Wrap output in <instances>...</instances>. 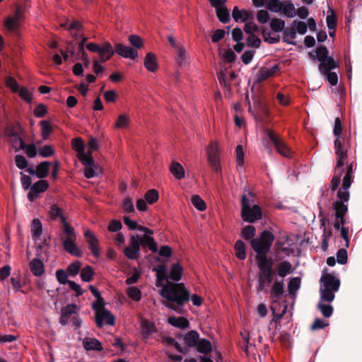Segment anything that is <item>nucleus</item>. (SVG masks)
<instances>
[{
	"label": "nucleus",
	"mask_w": 362,
	"mask_h": 362,
	"mask_svg": "<svg viewBox=\"0 0 362 362\" xmlns=\"http://www.w3.org/2000/svg\"><path fill=\"white\" fill-rule=\"evenodd\" d=\"M79 310L78 307L75 303H69L61 309V316L59 323L62 325H66L73 315H77Z\"/></svg>",
	"instance_id": "nucleus-11"
},
{
	"label": "nucleus",
	"mask_w": 362,
	"mask_h": 362,
	"mask_svg": "<svg viewBox=\"0 0 362 362\" xmlns=\"http://www.w3.org/2000/svg\"><path fill=\"white\" fill-rule=\"evenodd\" d=\"M234 250L235 252V256L238 259L240 260L245 259L247 256L246 245L243 240H238L235 243Z\"/></svg>",
	"instance_id": "nucleus-30"
},
{
	"label": "nucleus",
	"mask_w": 362,
	"mask_h": 362,
	"mask_svg": "<svg viewBox=\"0 0 362 362\" xmlns=\"http://www.w3.org/2000/svg\"><path fill=\"white\" fill-rule=\"evenodd\" d=\"M265 133L272 141L279 154L288 158L293 157V152L287 146L283 139H281L279 136L276 135L274 132L269 129H266Z\"/></svg>",
	"instance_id": "nucleus-8"
},
{
	"label": "nucleus",
	"mask_w": 362,
	"mask_h": 362,
	"mask_svg": "<svg viewBox=\"0 0 362 362\" xmlns=\"http://www.w3.org/2000/svg\"><path fill=\"white\" fill-rule=\"evenodd\" d=\"M262 41L259 37L254 34H250L247 38V45L250 47L259 48Z\"/></svg>",
	"instance_id": "nucleus-57"
},
{
	"label": "nucleus",
	"mask_w": 362,
	"mask_h": 362,
	"mask_svg": "<svg viewBox=\"0 0 362 362\" xmlns=\"http://www.w3.org/2000/svg\"><path fill=\"white\" fill-rule=\"evenodd\" d=\"M282 6L283 3H281L279 0H269L266 4L267 9L275 13L281 11Z\"/></svg>",
	"instance_id": "nucleus-60"
},
{
	"label": "nucleus",
	"mask_w": 362,
	"mask_h": 362,
	"mask_svg": "<svg viewBox=\"0 0 362 362\" xmlns=\"http://www.w3.org/2000/svg\"><path fill=\"white\" fill-rule=\"evenodd\" d=\"M329 10L331 11V14L327 16V25L329 30H335L337 25V20L334 10L332 9L331 8H329Z\"/></svg>",
	"instance_id": "nucleus-56"
},
{
	"label": "nucleus",
	"mask_w": 362,
	"mask_h": 362,
	"mask_svg": "<svg viewBox=\"0 0 362 362\" xmlns=\"http://www.w3.org/2000/svg\"><path fill=\"white\" fill-rule=\"evenodd\" d=\"M86 49L91 52H98L100 56L98 62L105 63L110 60L115 54L114 49L109 42H105L102 46L94 42L88 43Z\"/></svg>",
	"instance_id": "nucleus-6"
},
{
	"label": "nucleus",
	"mask_w": 362,
	"mask_h": 362,
	"mask_svg": "<svg viewBox=\"0 0 362 362\" xmlns=\"http://www.w3.org/2000/svg\"><path fill=\"white\" fill-rule=\"evenodd\" d=\"M84 236L87 243H88V249L91 251L93 255L95 257H100V247L98 240L95 235L94 233L90 230H86Z\"/></svg>",
	"instance_id": "nucleus-14"
},
{
	"label": "nucleus",
	"mask_w": 362,
	"mask_h": 362,
	"mask_svg": "<svg viewBox=\"0 0 362 362\" xmlns=\"http://www.w3.org/2000/svg\"><path fill=\"white\" fill-rule=\"evenodd\" d=\"M317 59L320 62H324L329 56V51L326 46L320 45L317 47L316 51Z\"/></svg>",
	"instance_id": "nucleus-49"
},
{
	"label": "nucleus",
	"mask_w": 362,
	"mask_h": 362,
	"mask_svg": "<svg viewBox=\"0 0 362 362\" xmlns=\"http://www.w3.org/2000/svg\"><path fill=\"white\" fill-rule=\"evenodd\" d=\"M183 273V268L179 263H175L172 265L169 278L175 281L180 280Z\"/></svg>",
	"instance_id": "nucleus-33"
},
{
	"label": "nucleus",
	"mask_w": 362,
	"mask_h": 362,
	"mask_svg": "<svg viewBox=\"0 0 362 362\" xmlns=\"http://www.w3.org/2000/svg\"><path fill=\"white\" fill-rule=\"evenodd\" d=\"M18 148L25 150V153L28 158H34L37 154V148L35 144H26L25 142H21V146Z\"/></svg>",
	"instance_id": "nucleus-39"
},
{
	"label": "nucleus",
	"mask_w": 362,
	"mask_h": 362,
	"mask_svg": "<svg viewBox=\"0 0 362 362\" xmlns=\"http://www.w3.org/2000/svg\"><path fill=\"white\" fill-rule=\"evenodd\" d=\"M8 142L16 152L19 151L21 148H18L21 146V142H25L21 136H16L15 137H8Z\"/></svg>",
	"instance_id": "nucleus-64"
},
{
	"label": "nucleus",
	"mask_w": 362,
	"mask_h": 362,
	"mask_svg": "<svg viewBox=\"0 0 362 362\" xmlns=\"http://www.w3.org/2000/svg\"><path fill=\"white\" fill-rule=\"evenodd\" d=\"M196 347L197 351L204 354H208L212 351L211 343L209 340L204 338L199 340Z\"/></svg>",
	"instance_id": "nucleus-32"
},
{
	"label": "nucleus",
	"mask_w": 362,
	"mask_h": 362,
	"mask_svg": "<svg viewBox=\"0 0 362 362\" xmlns=\"http://www.w3.org/2000/svg\"><path fill=\"white\" fill-rule=\"evenodd\" d=\"M183 340L188 349L195 347L199 340V334L195 330H191L183 336Z\"/></svg>",
	"instance_id": "nucleus-21"
},
{
	"label": "nucleus",
	"mask_w": 362,
	"mask_h": 362,
	"mask_svg": "<svg viewBox=\"0 0 362 362\" xmlns=\"http://www.w3.org/2000/svg\"><path fill=\"white\" fill-rule=\"evenodd\" d=\"M256 234V228L254 226L248 225L245 226L241 231V236L245 240H251L255 238V235Z\"/></svg>",
	"instance_id": "nucleus-46"
},
{
	"label": "nucleus",
	"mask_w": 362,
	"mask_h": 362,
	"mask_svg": "<svg viewBox=\"0 0 362 362\" xmlns=\"http://www.w3.org/2000/svg\"><path fill=\"white\" fill-rule=\"evenodd\" d=\"M192 203L200 211H204L206 209L205 202L199 195H193L192 197Z\"/></svg>",
	"instance_id": "nucleus-54"
},
{
	"label": "nucleus",
	"mask_w": 362,
	"mask_h": 362,
	"mask_svg": "<svg viewBox=\"0 0 362 362\" xmlns=\"http://www.w3.org/2000/svg\"><path fill=\"white\" fill-rule=\"evenodd\" d=\"M127 294L128 296L134 300V301H139L141 299V291L140 289L135 286H131L128 288L127 291Z\"/></svg>",
	"instance_id": "nucleus-53"
},
{
	"label": "nucleus",
	"mask_w": 362,
	"mask_h": 362,
	"mask_svg": "<svg viewBox=\"0 0 362 362\" xmlns=\"http://www.w3.org/2000/svg\"><path fill=\"white\" fill-rule=\"evenodd\" d=\"M333 209L335 211L336 217L345 216L348 211V206L342 202H334L333 203Z\"/></svg>",
	"instance_id": "nucleus-43"
},
{
	"label": "nucleus",
	"mask_w": 362,
	"mask_h": 362,
	"mask_svg": "<svg viewBox=\"0 0 362 362\" xmlns=\"http://www.w3.org/2000/svg\"><path fill=\"white\" fill-rule=\"evenodd\" d=\"M337 67H339V64L332 57H329L324 62L319 64L320 73H326Z\"/></svg>",
	"instance_id": "nucleus-27"
},
{
	"label": "nucleus",
	"mask_w": 362,
	"mask_h": 362,
	"mask_svg": "<svg viewBox=\"0 0 362 362\" xmlns=\"http://www.w3.org/2000/svg\"><path fill=\"white\" fill-rule=\"evenodd\" d=\"M83 346L86 351H102L103 349L100 341L95 338H84Z\"/></svg>",
	"instance_id": "nucleus-20"
},
{
	"label": "nucleus",
	"mask_w": 362,
	"mask_h": 362,
	"mask_svg": "<svg viewBox=\"0 0 362 362\" xmlns=\"http://www.w3.org/2000/svg\"><path fill=\"white\" fill-rule=\"evenodd\" d=\"M49 161H42L36 167V176L38 178L43 179L47 177L49 171Z\"/></svg>",
	"instance_id": "nucleus-28"
},
{
	"label": "nucleus",
	"mask_w": 362,
	"mask_h": 362,
	"mask_svg": "<svg viewBox=\"0 0 362 362\" xmlns=\"http://www.w3.org/2000/svg\"><path fill=\"white\" fill-rule=\"evenodd\" d=\"M140 241L139 235H131L129 245L124 250V255L129 259H137L140 257Z\"/></svg>",
	"instance_id": "nucleus-9"
},
{
	"label": "nucleus",
	"mask_w": 362,
	"mask_h": 362,
	"mask_svg": "<svg viewBox=\"0 0 362 362\" xmlns=\"http://www.w3.org/2000/svg\"><path fill=\"white\" fill-rule=\"evenodd\" d=\"M281 11L288 18H293L296 15L294 5L290 1L283 3Z\"/></svg>",
	"instance_id": "nucleus-40"
},
{
	"label": "nucleus",
	"mask_w": 362,
	"mask_h": 362,
	"mask_svg": "<svg viewBox=\"0 0 362 362\" xmlns=\"http://www.w3.org/2000/svg\"><path fill=\"white\" fill-rule=\"evenodd\" d=\"M160 295L168 301L165 305L180 314L183 313L182 307L190 300V293L183 283L168 281Z\"/></svg>",
	"instance_id": "nucleus-1"
},
{
	"label": "nucleus",
	"mask_w": 362,
	"mask_h": 362,
	"mask_svg": "<svg viewBox=\"0 0 362 362\" xmlns=\"http://www.w3.org/2000/svg\"><path fill=\"white\" fill-rule=\"evenodd\" d=\"M129 41L136 49H141L144 46L142 38L137 35H130L129 36Z\"/></svg>",
	"instance_id": "nucleus-63"
},
{
	"label": "nucleus",
	"mask_w": 362,
	"mask_h": 362,
	"mask_svg": "<svg viewBox=\"0 0 362 362\" xmlns=\"http://www.w3.org/2000/svg\"><path fill=\"white\" fill-rule=\"evenodd\" d=\"M95 272L91 266L86 265L81 271V278L83 281L90 282L93 280Z\"/></svg>",
	"instance_id": "nucleus-42"
},
{
	"label": "nucleus",
	"mask_w": 362,
	"mask_h": 362,
	"mask_svg": "<svg viewBox=\"0 0 362 362\" xmlns=\"http://www.w3.org/2000/svg\"><path fill=\"white\" fill-rule=\"evenodd\" d=\"M283 41L287 44L296 45V43L294 41L289 40V39H294L296 37V30L293 25L290 28L284 29Z\"/></svg>",
	"instance_id": "nucleus-36"
},
{
	"label": "nucleus",
	"mask_w": 362,
	"mask_h": 362,
	"mask_svg": "<svg viewBox=\"0 0 362 362\" xmlns=\"http://www.w3.org/2000/svg\"><path fill=\"white\" fill-rule=\"evenodd\" d=\"M274 235L268 230L261 232L257 238L250 241L252 249L256 252L255 261L262 262L272 259L267 255L274 240Z\"/></svg>",
	"instance_id": "nucleus-2"
},
{
	"label": "nucleus",
	"mask_w": 362,
	"mask_h": 362,
	"mask_svg": "<svg viewBox=\"0 0 362 362\" xmlns=\"http://www.w3.org/2000/svg\"><path fill=\"white\" fill-rule=\"evenodd\" d=\"M344 170H341L338 168L334 169V175L331 180L329 188L332 192H335L339 187L341 182V177L342 174L344 173Z\"/></svg>",
	"instance_id": "nucleus-29"
},
{
	"label": "nucleus",
	"mask_w": 362,
	"mask_h": 362,
	"mask_svg": "<svg viewBox=\"0 0 362 362\" xmlns=\"http://www.w3.org/2000/svg\"><path fill=\"white\" fill-rule=\"evenodd\" d=\"M284 293V279H275L270 288V297L277 300L280 299Z\"/></svg>",
	"instance_id": "nucleus-17"
},
{
	"label": "nucleus",
	"mask_w": 362,
	"mask_h": 362,
	"mask_svg": "<svg viewBox=\"0 0 362 362\" xmlns=\"http://www.w3.org/2000/svg\"><path fill=\"white\" fill-rule=\"evenodd\" d=\"M78 160L81 162V163L88 167H92L94 165V159L92 156L91 151H88V153H82L79 155H77Z\"/></svg>",
	"instance_id": "nucleus-41"
},
{
	"label": "nucleus",
	"mask_w": 362,
	"mask_h": 362,
	"mask_svg": "<svg viewBox=\"0 0 362 362\" xmlns=\"http://www.w3.org/2000/svg\"><path fill=\"white\" fill-rule=\"evenodd\" d=\"M95 322L100 328L103 327L105 323L107 325L113 326L115 324V318L110 311L103 310L95 315Z\"/></svg>",
	"instance_id": "nucleus-13"
},
{
	"label": "nucleus",
	"mask_w": 362,
	"mask_h": 362,
	"mask_svg": "<svg viewBox=\"0 0 362 362\" xmlns=\"http://www.w3.org/2000/svg\"><path fill=\"white\" fill-rule=\"evenodd\" d=\"M105 300L103 297H100L98 298H96V300L92 304V308L95 311V315L97 313H100L103 310H106L105 308Z\"/></svg>",
	"instance_id": "nucleus-62"
},
{
	"label": "nucleus",
	"mask_w": 362,
	"mask_h": 362,
	"mask_svg": "<svg viewBox=\"0 0 362 362\" xmlns=\"http://www.w3.org/2000/svg\"><path fill=\"white\" fill-rule=\"evenodd\" d=\"M259 269L257 291H267L266 286L274 281L276 272L273 269V259L256 262Z\"/></svg>",
	"instance_id": "nucleus-4"
},
{
	"label": "nucleus",
	"mask_w": 362,
	"mask_h": 362,
	"mask_svg": "<svg viewBox=\"0 0 362 362\" xmlns=\"http://www.w3.org/2000/svg\"><path fill=\"white\" fill-rule=\"evenodd\" d=\"M153 271L156 272V286H162L164 281H168L169 276L167 275V267L162 264L154 267Z\"/></svg>",
	"instance_id": "nucleus-19"
},
{
	"label": "nucleus",
	"mask_w": 362,
	"mask_h": 362,
	"mask_svg": "<svg viewBox=\"0 0 362 362\" xmlns=\"http://www.w3.org/2000/svg\"><path fill=\"white\" fill-rule=\"evenodd\" d=\"M71 146L78 155L85 152V143L81 137H76L71 140Z\"/></svg>",
	"instance_id": "nucleus-48"
},
{
	"label": "nucleus",
	"mask_w": 362,
	"mask_h": 362,
	"mask_svg": "<svg viewBox=\"0 0 362 362\" xmlns=\"http://www.w3.org/2000/svg\"><path fill=\"white\" fill-rule=\"evenodd\" d=\"M68 273L62 269H57L56 272V278L59 284L63 285L69 284L70 288L76 292V296L77 297L83 295L84 290H83L80 285L77 284L75 281L68 280Z\"/></svg>",
	"instance_id": "nucleus-10"
},
{
	"label": "nucleus",
	"mask_w": 362,
	"mask_h": 362,
	"mask_svg": "<svg viewBox=\"0 0 362 362\" xmlns=\"http://www.w3.org/2000/svg\"><path fill=\"white\" fill-rule=\"evenodd\" d=\"M270 26L273 31L279 33L284 30L285 22L280 18H273L271 20Z\"/></svg>",
	"instance_id": "nucleus-51"
},
{
	"label": "nucleus",
	"mask_w": 362,
	"mask_h": 362,
	"mask_svg": "<svg viewBox=\"0 0 362 362\" xmlns=\"http://www.w3.org/2000/svg\"><path fill=\"white\" fill-rule=\"evenodd\" d=\"M49 188V183L45 180H40L34 183L28 193V199L33 202L38 197V194L45 192Z\"/></svg>",
	"instance_id": "nucleus-12"
},
{
	"label": "nucleus",
	"mask_w": 362,
	"mask_h": 362,
	"mask_svg": "<svg viewBox=\"0 0 362 362\" xmlns=\"http://www.w3.org/2000/svg\"><path fill=\"white\" fill-rule=\"evenodd\" d=\"M317 308L325 317H329L333 313V307L329 304L318 303Z\"/></svg>",
	"instance_id": "nucleus-61"
},
{
	"label": "nucleus",
	"mask_w": 362,
	"mask_h": 362,
	"mask_svg": "<svg viewBox=\"0 0 362 362\" xmlns=\"http://www.w3.org/2000/svg\"><path fill=\"white\" fill-rule=\"evenodd\" d=\"M140 245L141 247H148L153 252L158 251V245L154 238L150 235H143L139 237Z\"/></svg>",
	"instance_id": "nucleus-26"
},
{
	"label": "nucleus",
	"mask_w": 362,
	"mask_h": 362,
	"mask_svg": "<svg viewBox=\"0 0 362 362\" xmlns=\"http://www.w3.org/2000/svg\"><path fill=\"white\" fill-rule=\"evenodd\" d=\"M41 127V136L43 140L49 139L50 134L53 132V127H52L50 122L48 120H42L40 122Z\"/></svg>",
	"instance_id": "nucleus-37"
},
{
	"label": "nucleus",
	"mask_w": 362,
	"mask_h": 362,
	"mask_svg": "<svg viewBox=\"0 0 362 362\" xmlns=\"http://www.w3.org/2000/svg\"><path fill=\"white\" fill-rule=\"evenodd\" d=\"M81 268V263L79 261H74L67 267L66 272L69 276H75L78 274Z\"/></svg>",
	"instance_id": "nucleus-52"
},
{
	"label": "nucleus",
	"mask_w": 362,
	"mask_h": 362,
	"mask_svg": "<svg viewBox=\"0 0 362 362\" xmlns=\"http://www.w3.org/2000/svg\"><path fill=\"white\" fill-rule=\"evenodd\" d=\"M335 153L337 156V160L334 168L341 170H344V165L348 157L347 150H344V148L337 149V151H335Z\"/></svg>",
	"instance_id": "nucleus-38"
},
{
	"label": "nucleus",
	"mask_w": 362,
	"mask_h": 362,
	"mask_svg": "<svg viewBox=\"0 0 362 362\" xmlns=\"http://www.w3.org/2000/svg\"><path fill=\"white\" fill-rule=\"evenodd\" d=\"M42 232V226L38 218H35L31 223V233L34 239L38 238Z\"/></svg>",
	"instance_id": "nucleus-45"
},
{
	"label": "nucleus",
	"mask_w": 362,
	"mask_h": 362,
	"mask_svg": "<svg viewBox=\"0 0 362 362\" xmlns=\"http://www.w3.org/2000/svg\"><path fill=\"white\" fill-rule=\"evenodd\" d=\"M6 28L10 31H16L20 26V21L14 17H8L5 21Z\"/></svg>",
	"instance_id": "nucleus-55"
},
{
	"label": "nucleus",
	"mask_w": 362,
	"mask_h": 362,
	"mask_svg": "<svg viewBox=\"0 0 362 362\" xmlns=\"http://www.w3.org/2000/svg\"><path fill=\"white\" fill-rule=\"evenodd\" d=\"M39 155L42 158H49L54 154L52 146L47 144L39 149Z\"/></svg>",
	"instance_id": "nucleus-59"
},
{
	"label": "nucleus",
	"mask_w": 362,
	"mask_h": 362,
	"mask_svg": "<svg viewBox=\"0 0 362 362\" xmlns=\"http://www.w3.org/2000/svg\"><path fill=\"white\" fill-rule=\"evenodd\" d=\"M29 267L32 274L35 276H40L45 273L44 264L37 258H34L30 262Z\"/></svg>",
	"instance_id": "nucleus-24"
},
{
	"label": "nucleus",
	"mask_w": 362,
	"mask_h": 362,
	"mask_svg": "<svg viewBox=\"0 0 362 362\" xmlns=\"http://www.w3.org/2000/svg\"><path fill=\"white\" fill-rule=\"evenodd\" d=\"M168 322L173 327L185 329L189 326V320L185 317H170L168 319Z\"/></svg>",
	"instance_id": "nucleus-25"
},
{
	"label": "nucleus",
	"mask_w": 362,
	"mask_h": 362,
	"mask_svg": "<svg viewBox=\"0 0 362 362\" xmlns=\"http://www.w3.org/2000/svg\"><path fill=\"white\" fill-rule=\"evenodd\" d=\"M62 214V209L57 204H52L49 207V216L52 221H56Z\"/></svg>",
	"instance_id": "nucleus-58"
},
{
	"label": "nucleus",
	"mask_w": 362,
	"mask_h": 362,
	"mask_svg": "<svg viewBox=\"0 0 362 362\" xmlns=\"http://www.w3.org/2000/svg\"><path fill=\"white\" fill-rule=\"evenodd\" d=\"M130 124V118L127 114H121L117 117L114 128L117 129H127Z\"/></svg>",
	"instance_id": "nucleus-35"
},
{
	"label": "nucleus",
	"mask_w": 362,
	"mask_h": 362,
	"mask_svg": "<svg viewBox=\"0 0 362 362\" xmlns=\"http://www.w3.org/2000/svg\"><path fill=\"white\" fill-rule=\"evenodd\" d=\"M158 192L155 189L148 190L144 195L145 200L149 204H153L156 203L158 200Z\"/></svg>",
	"instance_id": "nucleus-50"
},
{
	"label": "nucleus",
	"mask_w": 362,
	"mask_h": 362,
	"mask_svg": "<svg viewBox=\"0 0 362 362\" xmlns=\"http://www.w3.org/2000/svg\"><path fill=\"white\" fill-rule=\"evenodd\" d=\"M262 209L259 205L250 206L245 194L241 197V218L245 222L255 223L262 218Z\"/></svg>",
	"instance_id": "nucleus-5"
},
{
	"label": "nucleus",
	"mask_w": 362,
	"mask_h": 362,
	"mask_svg": "<svg viewBox=\"0 0 362 362\" xmlns=\"http://www.w3.org/2000/svg\"><path fill=\"white\" fill-rule=\"evenodd\" d=\"M115 52L124 58L135 59L138 57V52L131 47L117 43L115 46Z\"/></svg>",
	"instance_id": "nucleus-16"
},
{
	"label": "nucleus",
	"mask_w": 362,
	"mask_h": 362,
	"mask_svg": "<svg viewBox=\"0 0 362 362\" xmlns=\"http://www.w3.org/2000/svg\"><path fill=\"white\" fill-rule=\"evenodd\" d=\"M272 76L271 75L269 69L265 66H263L259 70V71L256 74L255 83H260Z\"/></svg>",
	"instance_id": "nucleus-47"
},
{
	"label": "nucleus",
	"mask_w": 362,
	"mask_h": 362,
	"mask_svg": "<svg viewBox=\"0 0 362 362\" xmlns=\"http://www.w3.org/2000/svg\"><path fill=\"white\" fill-rule=\"evenodd\" d=\"M291 264L288 261H284L278 264L276 274L284 278L291 272Z\"/></svg>",
	"instance_id": "nucleus-34"
},
{
	"label": "nucleus",
	"mask_w": 362,
	"mask_h": 362,
	"mask_svg": "<svg viewBox=\"0 0 362 362\" xmlns=\"http://www.w3.org/2000/svg\"><path fill=\"white\" fill-rule=\"evenodd\" d=\"M24 134V129L19 122H8L4 127V134L8 137H15L16 136H22Z\"/></svg>",
	"instance_id": "nucleus-15"
},
{
	"label": "nucleus",
	"mask_w": 362,
	"mask_h": 362,
	"mask_svg": "<svg viewBox=\"0 0 362 362\" xmlns=\"http://www.w3.org/2000/svg\"><path fill=\"white\" fill-rule=\"evenodd\" d=\"M170 171L177 180H181L185 177V169L178 162H172Z\"/></svg>",
	"instance_id": "nucleus-31"
},
{
	"label": "nucleus",
	"mask_w": 362,
	"mask_h": 362,
	"mask_svg": "<svg viewBox=\"0 0 362 362\" xmlns=\"http://www.w3.org/2000/svg\"><path fill=\"white\" fill-rule=\"evenodd\" d=\"M325 268L322 272L320 282L322 286L320 288V300L331 303L334 299V292H337L340 286V280L332 274L327 273Z\"/></svg>",
	"instance_id": "nucleus-3"
},
{
	"label": "nucleus",
	"mask_w": 362,
	"mask_h": 362,
	"mask_svg": "<svg viewBox=\"0 0 362 362\" xmlns=\"http://www.w3.org/2000/svg\"><path fill=\"white\" fill-rule=\"evenodd\" d=\"M207 162L216 173L221 172L220 164L219 149L216 141H211L206 148Z\"/></svg>",
	"instance_id": "nucleus-7"
},
{
	"label": "nucleus",
	"mask_w": 362,
	"mask_h": 362,
	"mask_svg": "<svg viewBox=\"0 0 362 362\" xmlns=\"http://www.w3.org/2000/svg\"><path fill=\"white\" fill-rule=\"evenodd\" d=\"M144 65L148 71H156L158 69V64L156 54L153 52H148L144 58Z\"/></svg>",
	"instance_id": "nucleus-18"
},
{
	"label": "nucleus",
	"mask_w": 362,
	"mask_h": 362,
	"mask_svg": "<svg viewBox=\"0 0 362 362\" xmlns=\"http://www.w3.org/2000/svg\"><path fill=\"white\" fill-rule=\"evenodd\" d=\"M141 327L144 338H147L149 335L158 331L154 322L146 319L141 320Z\"/></svg>",
	"instance_id": "nucleus-23"
},
{
	"label": "nucleus",
	"mask_w": 362,
	"mask_h": 362,
	"mask_svg": "<svg viewBox=\"0 0 362 362\" xmlns=\"http://www.w3.org/2000/svg\"><path fill=\"white\" fill-rule=\"evenodd\" d=\"M216 11L217 17L221 23H227L230 21V13L226 6L216 8Z\"/></svg>",
	"instance_id": "nucleus-44"
},
{
	"label": "nucleus",
	"mask_w": 362,
	"mask_h": 362,
	"mask_svg": "<svg viewBox=\"0 0 362 362\" xmlns=\"http://www.w3.org/2000/svg\"><path fill=\"white\" fill-rule=\"evenodd\" d=\"M76 239L65 238L63 241L64 250L69 254L76 257H80L81 252L75 243Z\"/></svg>",
	"instance_id": "nucleus-22"
}]
</instances>
